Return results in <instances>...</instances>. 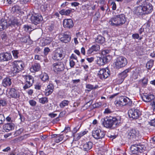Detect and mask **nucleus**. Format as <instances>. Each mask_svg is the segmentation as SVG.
Here are the masks:
<instances>
[{"label":"nucleus","mask_w":155,"mask_h":155,"mask_svg":"<svg viewBox=\"0 0 155 155\" xmlns=\"http://www.w3.org/2000/svg\"><path fill=\"white\" fill-rule=\"evenodd\" d=\"M29 103L30 105L32 106H35L36 104V102L33 100H30L29 101Z\"/></svg>","instance_id":"nucleus-46"},{"label":"nucleus","mask_w":155,"mask_h":155,"mask_svg":"<svg viewBox=\"0 0 155 155\" xmlns=\"http://www.w3.org/2000/svg\"><path fill=\"white\" fill-rule=\"evenodd\" d=\"M101 122L104 126L107 128L114 129L118 126L121 123L120 117H107L102 119Z\"/></svg>","instance_id":"nucleus-2"},{"label":"nucleus","mask_w":155,"mask_h":155,"mask_svg":"<svg viewBox=\"0 0 155 155\" xmlns=\"http://www.w3.org/2000/svg\"><path fill=\"white\" fill-rule=\"evenodd\" d=\"M4 62L10 60L12 58V56L11 53L8 52H3Z\"/></svg>","instance_id":"nucleus-28"},{"label":"nucleus","mask_w":155,"mask_h":155,"mask_svg":"<svg viewBox=\"0 0 155 155\" xmlns=\"http://www.w3.org/2000/svg\"><path fill=\"white\" fill-rule=\"evenodd\" d=\"M93 146V143L91 141L86 142L82 145V149L84 151L87 152L91 149Z\"/></svg>","instance_id":"nucleus-20"},{"label":"nucleus","mask_w":155,"mask_h":155,"mask_svg":"<svg viewBox=\"0 0 155 155\" xmlns=\"http://www.w3.org/2000/svg\"><path fill=\"white\" fill-rule=\"evenodd\" d=\"M71 38L70 32H65L63 35H60V40L63 42L67 43L70 41Z\"/></svg>","instance_id":"nucleus-17"},{"label":"nucleus","mask_w":155,"mask_h":155,"mask_svg":"<svg viewBox=\"0 0 155 155\" xmlns=\"http://www.w3.org/2000/svg\"><path fill=\"white\" fill-rule=\"evenodd\" d=\"M86 87L88 89V90H87L88 91H90L91 90L96 89V86L94 87L93 85L89 84L86 85Z\"/></svg>","instance_id":"nucleus-40"},{"label":"nucleus","mask_w":155,"mask_h":155,"mask_svg":"<svg viewBox=\"0 0 155 155\" xmlns=\"http://www.w3.org/2000/svg\"><path fill=\"white\" fill-rule=\"evenodd\" d=\"M79 5V3L77 2H72L71 3V6H74V7L78 6Z\"/></svg>","instance_id":"nucleus-64"},{"label":"nucleus","mask_w":155,"mask_h":155,"mask_svg":"<svg viewBox=\"0 0 155 155\" xmlns=\"http://www.w3.org/2000/svg\"><path fill=\"white\" fill-rule=\"evenodd\" d=\"M63 138L64 136L63 135H58V136L55 138L54 141L56 143H58L61 141L63 139Z\"/></svg>","instance_id":"nucleus-38"},{"label":"nucleus","mask_w":155,"mask_h":155,"mask_svg":"<svg viewBox=\"0 0 155 155\" xmlns=\"http://www.w3.org/2000/svg\"><path fill=\"white\" fill-rule=\"evenodd\" d=\"M19 24V23L18 22V20L17 19L14 18L8 21V27L15 28V25L18 26Z\"/></svg>","instance_id":"nucleus-24"},{"label":"nucleus","mask_w":155,"mask_h":155,"mask_svg":"<svg viewBox=\"0 0 155 155\" xmlns=\"http://www.w3.org/2000/svg\"><path fill=\"white\" fill-rule=\"evenodd\" d=\"M23 130L24 129L23 128H21L17 130L15 132V133L18 135L20 134L23 131Z\"/></svg>","instance_id":"nucleus-56"},{"label":"nucleus","mask_w":155,"mask_h":155,"mask_svg":"<svg viewBox=\"0 0 155 155\" xmlns=\"http://www.w3.org/2000/svg\"><path fill=\"white\" fill-rule=\"evenodd\" d=\"M149 123L150 125L155 127V119L151 120Z\"/></svg>","instance_id":"nucleus-55"},{"label":"nucleus","mask_w":155,"mask_h":155,"mask_svg":"<svg viewBox=\"0 0 155 155\" xmlns=\"http://www.w3.org/2000/svg\"><path fill=\"white\" fill-rule=\"evenodd\" d=\"M63 51L60 48L57 49L55 51L52 59L55 61H58L61 60L63 58Z\"/></svg>","instance_id":"nucleus-15"},{"label":"nucleus","mask_w":155,"mask_h":155,"mask_svg":"<svg viewBox=\"0 0 155 155\" xmlns=\"http://www.w3.org/2000/svg\"><path fill=\"white\" fill-rule=\"evenodd\" d=\"M110 51L108 49H106L102 51V53L103 55H106L110 53Z\"/></svg>","instance_id":"nucleus-51"},{"label":"nucleus","mask_w":155,"mask_h":155,"mask_svg":"<svg viewBox=\"0 0 155 155\" xmlns=\"http://www.w3.org/2000/svg\"><path fill=\"white\" fill-rule=\"evenodd\" d=\"M5 117L3 114H0V124H3L5 120Z\"/></svg>","instance_id":"nucleus-45"},{"label":"nucleus","mask_w":155,"mask_h":155,"mask_svg":"<svg viewBox=\"0 0 155 155\" xmlns=\"http://www.w3.org/2000/svg\"><path fill=\"white\" fill-rule=\"evenodd\" d=\"M47 44L46 43L45 41V39H43L40 42V45L41 46H44Z\"/></svg>","instance_id":"nucleus-49"},{"label":"nucleus","mask_w":155,"mask_h":155,"mask_svg":"<svg viewBox=\"0 0 155 155\" xmlns=\"http://www.w3.org/2000/svg\"><path fill=\"white\" fill-rule=\"evenodd\" d=\"M87 131H84L81 132L80 133L77 134L74 136V139L75 141L78 140L80 139V138L84 135L87 134Z\"/></svg>","instance_id":"nucleus-30"},{"label":"nucleus","mask_w":155,"mask_h":155,"mask_svg":"<svg viewBox=\"0 0 155 155\" xmlns=\"http://www.w3.org/2000/svg\"><path fill=\"white\" fill-rule=\"evenodd\" d=\"M126 21L125 15L121 14L114 15L110 19L109 23L111 26L118 27L124 24Z\"/></svg>","instance_id":"nucleus-3"},{"label":"nucleus","mask_w":155,"mask_h":155,"mask_svg":"<svg viewBox=\"0 0 155 155\" xmlns=\"http://www.w3.org/2000/svg\"><path fill=\"white\" fill-rule=\"evenodd\" d=\"M69 64L71 68H73L75 65V63L73 61L70 60Z\"/></svg>","instance_id":"nucleus-54"},{"label":"nucleus","mask_w":155,"mask_h":155,"mask_svg":"<svg viewBox=\"0 0 155 155\" xmlns=\"http://www.w3.org/2000/svg\"><path fill=\"white\" fill-rule=\"evenodd\" d=\"M136 130L134 129H132L128 131V134L127 137L130 139H133L134 138H135L137 134Z\"/></svg>","instance_id":"nucleus-23"},{"label":"nucleus","mask_w":155,"mask_h":155,"mask_svg":"<svg viewBox=\"0 0 155 155\" xmlns=\"http://www.w3.org/2000/svg\"><path fill=\"white\" fill-rule=\"evenodd\" d=\"M25 85L23 86L24 89H27L31 86L34 83V80L33 78L31 76H26L25 78Z\"/></svg>","instance_id":"nucleus-11"},{"label":"nucleus","mask_w":155,"mask_h":155,"mask_svg":"<svg viewBox=\"0 0 155 155\" xmlns=\"http://www.w3.org/2000/svg\"><path fill=\"white\" fill-rule=\"evenodd\" d=\"M102 104L101 102L96 103L93 105V107L94 108H96L99 107L101 106Z\"/></svg>","instance_id":"nucleus-44"},{"label":"nucleus","mask_w":155,"mask_h":155,"mask_svg":"<svg viewBox=\"0 0 155 155\" xmlns=\"http://www.w3.org/2000/svg\"><path fill=\"white\" fill-rule=\"evenodd\" d=\"M138 73L137 72H134L133 74V78L135 79H136L138 78Z\"/></svg>","instance_id":"nucleus-63"},{"label":"nucleus","mask_w":155,"mask_h":155,"mask_svg":"<svg viewBox=\"0 0 155 155\" xmlns=\"http://www.w3.org/2000/svg\"><path fill=\"white\" fill-rule=\"evenodd\" d=\"M142 98L143 101L145 102H150L154 98V97L153 94H146L142 96Z\"/></svg>","instance_id":"nucleus-21"},{"label":"nucleus","mask_w":155,"mask_h":155,"mask_svg":"<svg viewBox=\"0 0 155 155\" xmlns=\"http://www.w3.org/2000/svg\"><path fill=\"white\" fill-rule=\"evenodd\" d=\"M39 102L42 104H45L48 102V98L43 97L39 99Z\"/></svg>","instance_id":"nucleus-39"},{"label":"nucleus","mask_w":155,"mask_h":155,"mask_svg":"<svg viewBox=\"0 0 155 155\" xmlns=\"http://www.w3.org/2000/svg\"><path fill=\"white\" fill-rule=\"evenodd\" d=\"M31 20L32 23L37 25L41 21L43 20V18L41 15L35 14L32 15Z\"/></svg>","instance_id":"nucleus-16"},{"label":"nucleus","mask_w":155,"mask_h":155,"mask_svg":"<svg viewBox=\"0 0 155 155\" xmlns=\"http://www.w3.org/2000/svg\"><path fill=\"white\" fill-rule=\"evenodd\" d=\"M54 86L52 84H49L47 86V88L50 90H52L53 91Z\"/></svg>","instance_id":"nucleus-59"},{"label":"nucleus","mask_w":155,"mask_h":155,"mask_svg":"<svg viewBox=\"0 0 155 155\" xmlns=\"http://www.w3.org/2000/svg\"><path fill=\"white\" fill-rule=\"evenodd\" d=\"M69 102L68 100H64L62 101L60 104L59 106L61 108H63L64 107L68 106Z\"/></svg>","instance_id":"nucleus-36"},{"label":"nucleus","mask_w":155,"mask_h":155,"mask_svg":"<svg viewBox=\"0 0 155 155\" xmlns=\"http://www.w3.org/2000/svg\"><path fill=\"white\" fill-rule=\"evenodd\" d=\"M94 16L95 20L96 21L97 20L100 16L99 12H96Z\"/></svg>","instance_id":"nucleus-47"},{"label":"nucleus","mask_w":155,"mask_h":155,"mask_svg":"<svg viewBox=\"0 0 155 155\" xmlns=\"http://www.w3.org/2000/svg\"><path fill=\"white\" fill-rule=\"evenodd\" d=\"M153 10V6L149 2V0H145L141 5H140L135 8L134 12L137 16L151 13Z\"/></svg>","instance_id":"nucleus-1"},{"label":"nucleus","mask_w":155,"mask_h":155,"mask_svg":"<svg viewBox=\"0 0 155 155\" xmlns=\"http://www.w3.org/2000/svg\"><path fill=\"white\" fill-rule=\"evenodd\" d=\"M50 49L48 48H45L44 49V54L46 55L50 51Z\"/></svg>","instance_id":"nucleus-50"},{"label":"nucleus","mask_w":155,"mask_h":155,"mask_svg":"<svg viewBox=\"0 0 155 155\" xmlns=\"http://www.w3.org/2000/svg\"><path fill=\"white\" fill-rule=\"evenodd\" d=\"M19 38L20 41L25 43L29 41L30 40V37L29 36H23Z\"/></svg>","instance_id":"nucleus-33"},{"label":"nucleus","mask_w":155,"mask_h":155,"mask_svg":"<svg viewBox=\"0 0 155 155\" xmlns=\"http://www.w3.org/2000/svg\"><path fill=\"white\" fill-rule=\"evenodd\" d=\"M144 147L143 145H132L130 147V150L133 154H139L143 152Z\"/></svg>","instance_id":"nucleus-7"},{"label":"nucleus","mask_w":155,"mask_h":155,"mask_svg":"<svg viewBox=\"0 0 155 155\" xmlns=\"http://www.w3.org/2000/svg\"><path fill=\"white\" fill-rule=\"evenodd\" d=\"M24 65L22 61H15L12 63V67L11 71L14 74L19 72L23 69Z\"/></svg>","instance_id":"nucleus-5"},{"label":"nucleus","mask_w":155,"mask_h":155,"mask_svg":"<svg viewBox=\"0 0 155 155\" xmlns=\"http://www.w3.org/2000/svg\"><path fill=\"white\" fill-rule=\"evenodd\" d=\"M128 114L130 118L136 119L141 115V113L138 109L134 108L130 109Z\"/></svg>","instance_id":"nucleus-8"},{"label":"nucleus","mask_w":155,"mask_h":155,"mask_svg":"<svg viewBox=\"0 0 155 155\" xmlns=\"http://www.w3.org/2000/svg\"><path fill=\"white\" fill-rule=\"evenodd\" d=\"M105 133L104 130L97 129L93 131L92 136L96 139H101L104 138Z\"/></svg>","instance_id":"nucleus-9"},{"label":"nucleus","mask_w":155,"mask_h":155,"mask_svg":"<svg viewBox=\"0 0 155 155\" xmlns=\"http://www.w3.org/2000/svg\"><path fill=\"white\" fill-rule=\"evenodd\" d=\"M8 28V22L5 18H2L0 20V31Z\"/></svg>","instance_id":"nucleus-22"},{"label":"nucleus","mask_w":155,"mask_h":155,"mask_svg":"<svg viewBox=\"0 0 155 155\" xmlns=\"http://www.w3.org/2000/svg\"><path fill=\"white\" fill-rule=\"evenodd\" d=\"M127 63V59L123 56L117 58L114 62V67L117 69H119L126 66Z\"/></svg>","instance_id":"nucleus-4"},{"label":"nucleus","mask_w":155,"mask_h":155,"mask_svg":"<svg viewBox=\"0 0 155 155\" xmlns=\"http://www.w3.org/2000/svg\"><path fill=\"white\" fill-rule=\"evenodd\" d=\"M29 137V134H25L24 135L21 137L20 138L21 140H25L27 139L28 137Z\"/></svg>","instance_id":"nucleus-53"},{"label":"nucleus","mask_w":155,"mask_h":155,"mask_svg":"<svg viewBox=\"0 0 155 155\" xmlns=\"http://www.w3.org/2000/svg\"><path fill=\"white\" fill-rule=\"evenodd\" d=\"M100 49V46L99 45L95 44L92 45L88 50L87 53L88 54H90L92 53L96 52L98 51Z\"/></svg>","instance_id":"nucleus-19"},{"label":"nucleus","mask_w":155,"mask_h":155,"mask_svg":"<svg viewBox=\"0 0 155 155\" xmlns=\"http://www.w3.org/2000/svg\"><path fill=\"white\" fill-rule=\"evenodd\" d=\"M8 94L10 98L16 99L19 98L21 92L18 90L14 88H12L9 91Z\"/></svg>","instance_id":"nucleus-13"},{"label":"nucleus","mask_w":155,"mask_h":155,"mask_svg":"<svg viewBox=\"0 0 155 155\" xmlns=\"http://www.w3.org/2000/svg\"><path fill=\"white\" fill-rule=\"evenodd\" d=\"M11 149L9 147H8L5 148L3 149L2 151L5 152H8V151H10Z\"/></svg>","instance_id":"nucleus-62"},{"label":"nucleus","mask_w":155,"mask_h":155,"mask_svg":"<svg viewBox=\"0 0 155 155\" xmlns=\"http://www.w3.org/2000/svg\"><path fill=\"white\" fill-rule=\"evenodd\" d=\"M40 78L42 81L44 82L48 81L49 79L48 74L45 73H42L40 75Z\"/></svg>","instance_id":"nucleus-32"},{"label":"nucleus","mask_w":155,"mask_h":155,"mask_svg":"<svg viewBox=\"0 0 155 155\" xmlns=\"http://www.w3.org/2000/svg\"><path fill=\"white\" fill-rule=\"evenodd\" d=\"M11 80V79L9 78H5L3 80L2 85L5 87L10 86L12 84Z\"/></svg>","instance_id":"nucleus-29"},{"label":"nucleus","mask_w":155,"mask_h":155,"mask_svg":"<svg viewBox=\"0 0 155 155\" xmlns=\"http://www.w3.org/2000/svg\"><path fill=\"white\" fill-rule=\"evenodd\" d=\"M48 116L51 118H54L57 116V114H54L53 113H50L48 114Z\"/></svg>","instance_id":"nucleus-60"},{"label":"nucleus","mask_w":155,"mask_h":155,"mask_svg":"<svg viewBox=\"0 0 155 155\" xmlns=\"http://www.w3.org/2000/svg\"><path fill=\"white\" fill-rule=\"evenodd\" d=\"M1 38L2 40L5 41L7 38L6 35L5 34H3L1 36Z\"/></svg>","instance_id":"nucleus-58"},{"label":"nucleus","mask_w":155,"mask_h":155,"mask_svg":"<svg viewBox=\"0 0 155 155\" xmlns=\"http://www.w3.org/2000/svg\"><path fill=\"white\" fill-rule=\"evenodd\" d=\"M153 112L155 114V101L153 100L152 104Z\"/></svg>","instance_id":"nucleus-61"},{"label":"nucleus","mask_w":155,"mask_h":155,"mask_svg":"<svg viewBox=\"0 0 155 155\" xmlns=\"http://www.w3.org/2000/svg\"><path fill=\"white\" fill-rule=\"evenodd\" d=\"M110 71L107 68H102L98 72V75L99 78L101 79H105L110 75Z\"/></svg>","instance_id":"nucleus-10"},{"label":"nucleus","mask_w":155,"mask_h":155,"mask_svg":"<svg viewBox=\"0 0 155 155\" xmlns=\"http://www.w3.org/2000/svg\"><path fill=\"white\" fill-rule=\"evenodd\" d=\"M15 125L13 123H7L4 126V129L7 132L14 129Z\"/></svg>","instance_id":"nucleus-26"},{"label":"nucleus","mask_w":155,"mask_h":155,"mask_svg":"<svg viewBox=\"0 0 155 155\" xmlns=\"http://www.w3.org/2000/svg\"><path fill=\"white\" fill-rule=\"evenodd\" d=\"M23 28L24 29V30L26 31H29V30L30 29H31V27L28 25H24Z\"/></svg>","instance_id":"nucleus-57"},{"label":"nucleus","mask_w":155,"mask_h":155,"mask_svg":"<svg viewBox=\"0 0 155 155\" xmlns=\"http://www.w3.org/2000/svg\"><path fill=\"white\" fill-rule=\"evenodd\" d=\"M13 55L14 57L16 58H18V54H19V52L17 50H13L12 51Z\"/></svg>","instance_id":"nucleus-42"},{"label":"nucleus","mask_w":155,"mask_h":155,"mask_svg":"<svg viewBox=\"0 0 155 155\" xmlns=\"http://www.w3.org/2000/svg\"><path fill=\"white\" fill-rule=\"evenodd\" d=\"M111 58V57L109 55L103 57H98L97 59V64L99 65H103L110 61Z\"/></svg>","instance_id":"nucleus-14"},{"label":"nucleus","mask_w":155,"mask_h":155,"mask_svg":"<svg viewBox=\"0 0 155 155\" xmlns=\"http://www.w3.org/2000/svg\"><path fill=\"white\" fill-rule=\"evenodd\" d=\"M45 41L46 43L48 45L50 44L51 43L53 40V39L52 38L47 37L46 39H45Z\"/></svg>","instance_id":"nucleus-43"},{"label":"nucleus","mask_w":155,"mask_h":155,"mask_svg":"<svg viewBox=\"0 0 155 155\" xmlns=\"http://www.w3.org/2000/svg\"><path fill=\"white\" fill-rule=\"evenodd\" d=\"M131 69L130 68L127 69L122 72L119 74L118 76H120L121 77L124 79L128 75L127 74L128 73L130 72L131 71Z\"/></svg>","instance_id":"nucleus-27"},{"label":"nucleus","mask_w":155,"mask_h":155,"mask_svg":"<svg viewBox=\"0 0 155 155\" xmlns=\"http://www.w3.org/2000/svg\"><path fill=\"white\" fill-rule=\"evenodd\" d=\"M114 103L117 106H124L127 105L131 106L132 102L131 100L127 97H122L120 98L118 100L115 101Z\"/></svg>","instance_id":"nucleus-6"},{"label":"nucleus","mask_w":155,"mask_h":155,"mask_svg":"<svg viewBox=\"0 0 155 155\" xmlns=\"http://www.w3.org/2000/svg\"><path fill=\"white\" fill-rule=\"evenodd\" d=\"M95 40L96 42L101 44L104 43L105 41L104 37L99 35L95 38Z\"/></svg>","instance_id":"nucleus-31"},{"label":"nucleus","mask_w":155,"mask_h":155,"mask_svg":"<svg viewBox=\"0 0 155 155\" xmlns=\"http://www.w3.org/2000/svg\"><path fill=\"white\" fill-rule=\"evenodd\" d=\"M72 12V9H62L59 12V13L62 15H68Z\"/></svg>","instance_id":"nucleus-34"},{"label":"nucleus","mask_w":155,"mask_h":155,"mask_svg":"<svg viewBox=\"0 0 155 155\" xmlns=\"http://www.w3.org/2000/svg\"><path fill=\"white\" fill-rule=\"evenodd\" d=\"M132 37L134 39H137L139 38V36L138 34L135 33L132 35Z\"/></svg>","instance_id":"nucleus-52"},{"label":"nucleus","mask_w":155,"mask_h":155,"mask_svg":"<svg viewBox=\"0 0 155 155\" xmlns=\"http://www.w3.org/2000/svg\"><path fill=\"white\" fill-rule=\"evenodd\" d=\"M53 91L50 90L47 88L45 89V91L44 92L45 93V95L46 96H48L50 94H51Z\"/></svg>","instance_id":"nucleus-41"},{"label":"nucleus","mask_w":155,"mask_h":155,"mask_svg":"<svg viewBox=\"0 0 155 155\" xmlns=\"http://www.w3.org/2000/svg\"><path fill=\"white\" fill-rule=\"evenodd\" d=\"M63 25L64 28L69 29L72 28L74 26L73 21L71 19H65L64 20Z\"/></svg>","instance_id":"nucleus-18"},{"label":"nucleus","mask_w":155,"mask_h":155,"mask_svg":"<svg viewBox=\"0 0 155 155\" xmlns=\"http://www.w3.org/2000/svg\"><path fill=\"white\" fill-rule=\"evenodd\" d=\"M52 66L54 71L57 73L63 71L65 68L63 63L61 62H58L54 63Z\"/></svg>","instance_id":"nucleus-12"},{"label":"nucleus","mask_w":155,"mask_h":155,"mask_svg":"<svg viewBox=\"0 0 155 155\" xmlns=\"http://www.w3.org/2000/svg\"><path fill=\"white\" fill-rule=\"evenodd\" d=\"M111 5L112 6V9L113 10H115L116 9V4L115 2H112L111 3Z\"/></svg>","instance_id":"nucleus-48"},{"label":"nucleus","mask_w":155,"mask_h":155,"mask_svg":"<svg viewBox=\"0 0 155 155\" xmlns=\"http://www.w3.org/2000/svg\"><path fill=\"white\" fill-rule=\"evenodd\" d=\"M154 63V60H150L148 61L146 64L147 68L148 69H150L153 66Z\"/></svg>","instance_id":"nucleus-37"},{"label":"nucleus","mask_w":155,"mask_h":155,"mask_svg":"<svg viewBox=\"0 0 155 155\" xmlns=\"http://www.w3.org/2000/svg\"><path fill=\"white\" fill-rule=\"evenodd\" d=\"M124 79L121 77L120 76H118V78H117L116 80H114L115 81L114 82L117 84H121L124 81Z\"/></svg>","instance_id":"nucleus-35"},{"label":"nucleus","mask_w":155,"mask_h":155,"mask_svg":"<svg viewBox=\"0 0 155 155\" xmlns=\"http://www.w3.org/2000/svg\"><path fill=\"white\" fill-rule=\"evenodd\" d=\"M41 68V66L38 63H34L32 65L30 68V70L32 72L38 71Z\"/></svg>","instance_id":"nucleus-25"}]
</instances>
